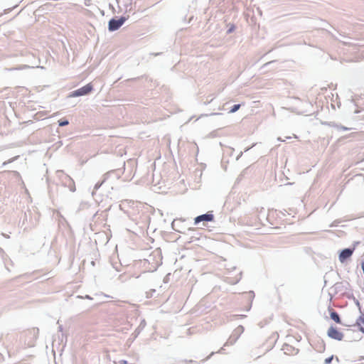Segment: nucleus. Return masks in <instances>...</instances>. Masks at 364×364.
Segmentation results:
<instances>
[{"label": "nucleus", "instance_id": "f03ea898", "mask_svg": "<svg viewBox=\"0 0 364 364\" xmlns=\"http://www.w3.org/2000/svg\"><path fill=\"white\" fill-rule=\"evenodd\" d=\"M93 90V86L91 83H88L86 85L71 92L68 97H77L80 96L87 95Z\"/></svg>", "mask_w": 364, "mask_h": 364}, {"label": "nucleus", "instance_id": "7ed1b4c3", "mask_svg": "<svg viewBox=\"0 0 364 364\" xmlns=\"http://www.w3.org/2000/svg\"><path fill=\"white\" fill-rule=\"evenodd\" d=\"M127 20V17L121 16L119 18H111L108 22V30L111 32L118 30Z\"/></svg>", "mask_w": 364, "mask_h": 364}, {"label": "nucleus", "instance_id": "f257e3e1", "mask_svg": "<svg viewBox=\"0 0 364 364\" xmlns=\"http://www.w3.org/2000/svg\"><path fill=\"white\" fill-rule=\"evenodd\" d=\"M40 218V215L34 211L28 210L24 213V218L22 223V226H23L24 231H28L35 227L37 226L38 223V220Z\"/></svg>", "mask_w": 364, "mask_h": 364}, {"label": "nucleus", "instance_id": "20e7f679", "mask_svg": "<svg viewBox=\"0 0 364 364\" xmlns=\"http://www.w3.org/2000/svg\"><path fill=\"white\" fill-rule=\"evenodd\" d=\"M244 332V327L242 326H238L230 336L229 338L224 344V346H228L233 345L239 338L240 335Z\"/></svg>", "mask_w": 364, "mask_h": 364}, {"label": "nucleus", "instance_id": "6ab92c4d", "mask_svg": "<svg viewBox=\"0 0 364 364\" xmlns=\"http://www.w3.org/2000/svg\"><path fill=\"white\" fill-rule=\"evenodd\" d=\"M175 225H176V220H174L172 222V223H171V227H172L173 230H174L175 231H177V232H181V233H182L183 232H182L181 230H178V229H176V228H175Z\"/></svg>", "mask_w": 364, "mask_h": 364}, {"label": "nucleus", "instance_id": "4be33fe9", "mask_svg": "<svg viewBox=\"0 0 364 364\" xmlns=\"http://www.w3.org/2000/svg\"><path fill=\"white\" fill-rule=\"evenodd\" d=\"M145 324H146L145 321H144V320H143V321L141 322V323H140V326H139L144 327Z\"/></svg>", "mask_w": 364, "mask_h": 364}, {"label": "nucleus", "instance_id": "6e6552de", "mask_svg": "<svg viewBox=\"0 0 364 364\" xmlns=\"http://www.w3.org/2000/svg\"><path fill=\"white\" fill-rule=\"evenodd\" d=\"M360 311L361 315L358 318L355 324L350 325V324L344 323L343 326H357L359 327V331L360 332H362L363 333H364V327L360 325L361 323H363L364 325V313H363L360 310Z\"/></svg>", "mask_w": 364, "mask_h": 364}, {"label": "nucleus", "instance_id": "9d476101", "mask_svg": "<svg viewBox=\"0 0 364 364\" xmlns=\"http://www.w3.org/2000/svg\"><path fill=\"white\" fill-rule=\"evenodd\" d=\"M329 311H330L331 318L333 321H334L336 323L342 324L341 319L339 314L335 310H333V309H331V308L329 309ZM343 324L344 323H343Z\"/></svg>", "mask_w": 364, "mask_h": 364}, {"label": "nucleus", "instance_id": "c85d7f7f", "mask_svg": "<svg viewBox=\"0 0 364 364\" xmlns=\"http://www.w3.org/2000/svg\"><path fill=\"white\" fill-rule=\"evenodd\" d=\"M86 298H87V299H91V298H90V296H88V295H87V296H86Z\"/></svg>", "mask_w": 364, "mask_h": 364}, {"label": "nucleus", "instance_id": "423d86ee", "mask_svg": "<svg viewBox=\"0 0 364 364\" xmlns=\"http://www.w3.org/2000/svg\"><path fill=\"white\" fill-rule=\"evenodd\" d=\"M214 220V215L211 212H208L205 214L200 215L195 218V225L198 224L200 222H211Z\"/></svg>", "mask_w": 364, "mask_h": 364}, {"label": "nucleus", "instance_id": "4468645a", "mask_svg": "<svg viewBox=\"0 0 364 364\" xmlns=\"http://www.w3.org/2000/svg\"><path fill=\"white\" fill-rule=\"evenodd\" d=\"M105 179H106V177H105V178H104V180H103L102 181H101V182H97V183L95 185L94 190H95V191L98 190V189L100 188V186L102 185V183L105 182Z\"/></svg>", "mask_w": 364, "mask_h": 364}, {"label": "nucleus", "instance_id": "0eeeda50", "mask_svg": "<svg viewBox=\"0 0 364 364\" xmlns=\"http://www.w3.org/2000/svg\"><path fill=\"white\" fill-rule=\"evenodd\" d=\"M354 252V248H345L342 250L339 255V260L341 263H343L348 258L351 257Z\"/></svg>", "mask_w": 364, "mask_h": 364}, {"label": "nucleus", "instance_id": "1a4fd4ad", "mask_svg": "<svg viewBox=\"0 0 364 364\" xmlns=\"http://www.w3.org/2000/svg\"><path fill=\"white\" fill-rule=\"evenodd\" d=\"M282 350H284V353L287 355H294L297 354L299 352L297 348H295L294 347L288 344H284L282 346Z\"/></svg>", "mask_w": 364, "mask_h": 364}, {"label": "nucleus", "instance_id": "f8f14e48", "mask_svg": "<svg viewBox=\"0 0 364 364\" xmlns=\"http://www.w3.org/2000/svg\"><path fill=\"white\" fill-rule=\"evenodd\" d=\"M240 107V104H236V105H234L232 108L230 109V113H234V112H236Z\"/></svg>", "mask_w": 364, "mask_h": 364}, {"label": "nucleus", "instance_id": "39448f33", "mask_svg": "<svg viewBox=\"0 0 364 364\" xmlns=\"http://www.w3.org/2000/svg\"><path fill=\"white\" fill-rule=\"evenodd\" d=\"M327 336L334 340L336 341H342L344 335L343 333L340 332L336 327L331 326L327 331Z\"/></svg>", "mask_w": 364, "mask_h": 364}, {"label": "nucleus", "instance_id": "a211bd4d", "mask_svg": "<svg viewBox=\"0 0 364 364\" xmlns=\"http://www.w3.org/2000/svg\"><path fill=\"white\" fill-rule=\"evenodd\" d=\"M337 129L338 130H343V131H346V130H349L350 129V128H348L346 127H344L341 124H338V127H337Z\"/></svg>", "mask_w": 364, "mask_h": 364}, {"label": "nucleus", "instance_id": "c756f323", "mask_svg": "<svg viewBox=\"0 0 364 364\" xmlns=\"http://www.w3.org/2000/svg\"><path fill=\"white\" fill-rule=\"evenodd\" d=\"M336 361H338V362L339 361V360H338V357H336Z\"/></svg>", "mask_w": 364, "mask_h": 364}, {"label": "nucleus", "instance_id": "bb28decb", "mask_svg": "<svg viewBox=\"0 0 364 364\" xmlns=\"http://www.w3.org/2000/svg\"><path fill=\"white\" fill-rule=\"evenodd\" d=\"M218 114H220V113H212L211 115H218Z\"/></svg>", "mask_w": 364, "mask_h": 364}, {"label": "nucleus", "instance_id": "393cba45", "mask_svg": "<svg viewBox=\"0 0 364 364\" xmlns=\"http://www.w3.org/2000/svg\"><path fill=\"white\" fill-rule=\"evenodd\" d=\"M213 353H214L213 352H211V354L208 357H207L205 360H207L210 358V356L212 355Z\"/></svg>", "mask_w": 364, "mask_h": 364}, {"label": "nucleus", "instance_id": "412c9836", "mask_svg": "<svg viewBox=\"0 0 364 364\" xmlns=\"http://www.w3.org/2000/svg\"><path fill=\"white\" fill-rule=\"evenodd\" d=\"M338 223L339 222H338L337 220H335L330 226L331 227L336 226Z\"/></svg>", "mask_w": 364, "mask_h": 364}, {"label": "nucleus", "instance_id": "2eb2a0df", "mask_svg": "<svg viewBox=\"0 0 364 364\" xmlns=\"http://www.w3.org/2000/svg\"><path fill=\"white\" fill-rule=\"evenodd\" d=\"M18 156H15V157H14V158H11V159H9V160H8V161H4V162L2 164V166H6V164H9V163H11V162L14 161L16 159H18Z\"/></svg>", "mask_w": 364, "mask_h": 364}, {"label": "nucleus", "instance_id": "5701e85b", "mask_svg": "<svg viewBox=\"0 0 364 364\" xmlns=\"http://www.w3.org/2000/svg\"><path fill=\"white\" fill-rule=\"evenodd\" d=\"M161 54V53H151V55H153L154 56H157V55H159Z\"/></svg>", "mask_w": 364, "mask_h": 364}, {"label": "nucleus", "instance_id": "cd10ccee", "mask_svg": "<svg viewBox=\"0 0 364 364\" xmlns=\"http://www.w3.org/2000/svg\"><path fill=\"white\" fill-rule=\"evenodd\" d=\"M223 350V348H221L220 350H219L218 353H220Z\"/></svg>", "mask_w": 364, "mask_h": 364}, {"label": "nucleus", "instance_id": "f3484780", "mask_svg": "<svg viewBox=\"0 0 364 364\" xmlns=\"http://www.w3.org/2000/svg\"><path fill=\"white\" fill-rule=\"evenodd\" d=\"M333 359V355H331V356L326 358L324 360V364H330L332 362Z\"/></svg>", "mask_w": 364, "mask_h": 364}, {"label": "nucleus", "instance_id": "aec40b11", "mask_svg": "<svg viewBox=\"0 0 364 364\" xmlns=\"http://www.w3.org/2000/svg\"><path fill=\"white\" fill-rule=\"evenodd\" d=\"M235 29V26H232L227 31L228 33H232Z\"/></svg>", "mask_w": 364, "mask_h": 364}, {"label": "nucleus", "instance_id": "9b49d317", "mask_svg": "<svg viewBox=\"0 0 364 364\" xmlns=\"http://www.w3.org/2000/svg\"><path fill=\"white\" fill-rule=\"evenodd\" d=\"M65 182L66 183H69L68 186H69L70 190L72 192H74L75 191V186L74 184V181L68 175H65Z\"/></svg>", "mask_w": 364, "mask_h": 364}, {"label": "nucleus", "instance_id": "b1692460", "mask_svg": "<svg viewBox=\"0 0 364 364\" xmlns=\"http://www.w3.org/2000/svg\"><path fill=\"white\" fill-rule=\"evenodd\" d=\"M58 329H59V331H63V327H62V326H60L58 327Z\"/></svg>", "mask_w": 364, "mask_h": 364}, {"label": "nucleus", "instance_id": "a878e982", "mask_svg": "<svg viewBox=\"0 0 364 364\" xmlns=\"http://www.w3.org/2000/svg\"><path fill=\"white\" fill-rule=\"evenodd\" d=\"M250 294L252 296V297L255 296V294H254V292L253 291H250Z\"/></svg>", "mask_w": 364, "mask_h": 364}, {"label": "nucleus", "instance_id": "ddd939ff", "mask_svg": "<svg viewBox=\"0 0 364 364\" xmlns=\"http://www.w3.org/2000/svg\"><path fill=\"white\" fill-rule=\"evenodd\" d=\"M68 124H69L68 120L65 119H60L58 121V124H59L60 127H64V126L68 125Z\"/></svg>", "mask_w": 364, "mask_h": 364}, {"label": "nucleus", "instance_id": "dca6fc26", "mask_svg": "<svg viewBox=\"0 0 364 364\" xmlns=\"http://www.w3.org/2000/svg\"><path fill=\"white\" fill-rule=\"evenodd\" d=\"M325 124L329 126V127H334L336 129H337V127H338V124H336V122H325L324 123Z\"/></svg>", "mask_w": 364, "mask_h": 364}]
</instances>
